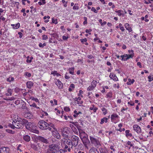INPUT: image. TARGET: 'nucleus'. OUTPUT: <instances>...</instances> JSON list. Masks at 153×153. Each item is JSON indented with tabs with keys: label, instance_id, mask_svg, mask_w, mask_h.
<instances>
[{
	"label": "nucleus",
	"instance_id": "f8f14e48",
	"mask_svg": "<svg viewBox=\"0 0 153 153\" xmlns=\"http://www.w3.org/2000/svg\"><path fill=\"white\" fill-rule=\"evenodd\" d=\"M90 138L91 143L93 144L95 146H96L100 144L99 141L94 137L90 136Z\"/></svg>",
	"mask_w": 153,
	"mask_h": 153
},
{
	"label": "nucleus",
	"instance_id": "4d7b16f0",
	"mask_svg": "<svg viewBox=\"0 0 153 153\" xmlns=\"http://www.w3.org/2000/svg\"><path fill=\"white\" fill-rule=\"evenodd\" d=\"M92 31V30L91 29H89V30L86 29L85 30V32L86 33H88L89 34H91V33L90 32Z\"/></svg>",
	"mask_w": 153,
	"mask_h": 153
},
{
	"label": "nucleus",
	"instance_id": "ddd939ff",
	"mask_svg": "<svg viewBox=\"0 0 153 153\" xmlns=\"http://www.w3.org/2000/svg\"><path fill=\"white\" fill-rule=\"evenodd\" d=\"M133 127L134 130L136 131L137 133H141V129L138 125L136 124L134 125Z\"/></svg>",
	"mask_w": 153,
	"mask_h": 153
},
{
	"label": "nucleus",
	"instance_id": "423d86ee",
	"mask_svg": "<svg viewBox=\"0 0 153 153\" xmlns=\"http://www.w3.org/2000/svg\"><path fill=\"white\" fill-rule=\"evenodd\" d=\"M81 139L85 148L88 149V146L90 145V141L88 137H85Z\"/></svg>",
	"mask_w": 153,
	"mask_h": 153
},
{
	"label": "nucleus",
	"instance_id": "e433bc0d",
	"mask_svg": "<svg viewBox=\"0 0 153 153\" xmlns=\"http://www.w3.org/2000/svg\"><path fill=\"white\" fill-rule=\"evenodd\" d=\"M115 12L117 13V15L119 16H121L122 14V13H123V11L122 10H116Z\"/></svg>",
	"mask_w": 153,
	"mask_h": 153
},
{
	"label": "nucleus",
	"instance_id": "1a4fd4ad",
	"mask_svg": "<svg viewBox=\"0 0 153 153\" xmlns=\"http://www.w3.org/2000/svg\"><path fill=\"white\" fill-rule=\"evenodd\" d=\"M69 128L68 127L64 128L62 131V135L64 138H68V132L69 131Z\"/></svg>",
	"mask_w": 153,
	"mask_h": 153
},
{
	"label": "nucleus",
	"instance_id": "774afa93",
	"mask_svg": "<svg viewBox=\"0 0 153 153\" xmlns=\"http://www.w3.org/2000/svg\"><path fill=\"white\" fill-rule=\"evenodd\" d=\"M62 152H63L62 149H59V150L57 151V152H56V153H62Z\"/></svg>",
	"mask_w": 153,
	"mask_h": 153
},
{
	"label": "nucleus",
	"instance_id": "2f4dec72",
	"mask_svg": "<svg viewBox=\"0 0 153 153\" xmlns=\"http://www.w3.org/2000/svg\"><path fill=\"white\" fill-rule=\"evenodd\" d=\"M87 135L85 133V131L79 135V136L81 139H82L85 137H86Z\"/></svg>",
	"mask_w": 153,
	"mask_h": 153
},
{
	"label": "nucleus",
	"instance_id": "4be33fe9",
	"mask_svg": "<svg viewBox=\"0 0 153 153\" xmlns=\"http://www.w3.org/2000/svg\"><path fill=\"white\" fill-rule=\"evenodd\" d=\"M23 139L26 142H29L30 140V137L27 135H24L23 136Z\"/></svg>",
	"mask_w": 153,
	"mask_h": 153
},
{
	"label": "nucleus",
	"instance_id": "7c9ffc66",
	"mask_svg": "<svg viewBox=\"0 0 153 153\" xmlns=\"http://www.w3.org/2000/svg\"><path fill=\"white\" fill-rule=\"evenodd\" d=\"M130 131L129 130H126L125 131V133L126 134V136L127 137H131L132 136V134L130 133Z\"/></svg>",
	"mask_w": 153,
	"mask_h": 153
},
{
	"label": "nucleus",
	"instance_id": "412c9836",
	"mask_svg": "<svg viewBox=\"0 0 153 153\" xmlns=\"http://www.w3.org/2000/svg\"><path fill=\"white\" fill-rule=\"evenodd\" d=\"M125 28L127 30H128L129 32H131L132 31L131 28L130 27V25L128 23H126L124 25Z\"/></svg>",
	"mask_w": 153,
	"mask_h": 153
},
{
	"label": "nucleus",
	"instance_id": "9b49d317",
	"mask_svg": "<svg viewBox=\"0 0 153 153\" xmlns=\"http://www.w3.org/2000/svg\"><path fill=\"white\" fill-rule=\"evenodd\" d=\"M97 83V82L95 80H93L91 83V85L89 86V87L87 88V90L91 91L93 90L96 87Z\"/></svg>",
	"mask_w": 153,
	"mask_h": 153
},
{
	"label": "nucleus",
	"instance_id": "f257e3e1",
	"mask_svg": "<svg viewBox=\"0 0 153 153\" xmlns=\"http://www.w3.org/2000/svg\"><path fill=\"white\" fill-rule=\"evenodd\" d=\"M17 116V117H16L14 119L12 124L10 123L9 125V126L12 128L14 129L16 128L19 129L22 128V126H24V123L25 122V120H22L20 118H18V116Z\"/></svg>",
	"mask_w": 153,
	"mask_h": 153
},
{
	"label": "nucleus",
	"instance_id": "c756f323",
	"mask_svg": "<svg viewBox=\"0 0 153 153\" xmlns=\"http://www.w3.org/2000/svg\"><path fill=\"white\" fill-rule=\"evenodd\" d=\"M48 127L50 128L52 130L56 128L55 125L52 123H50L49 124H48Z\"/></svg>",
	"mask_w": 153,
	"mask_h": 153
},
{
	"label": "nucleus",
	"instance_id": "603ef678",
	"mask_svg": "<svg viewBox=\"0 0 153 153\" xmlns=\"http://www.w3.org/2000/svg\"><path fill=\"white\" fill-rule=\"evenodd\" d=\"M148 78L149 79V82H151L152 80H153V76L152 77V76H148Z\"/></svg>",
	"mask_w": 153,
	"mask_h": 153
},
{
	"label": "nucleus",
	"instance_id": "f3484780",
	"mask_svg": "<svg viewBox=\"0 0 153 153\" xmlns=\"http://www.w3.org/2000/svg\"><path fill=\"white\" fill-rule=\"evenodd\" d=\"M109 77L111 79H112L114 81H117L118 80V78L114 73H111L109 75Z\"/></svg>",
	"mask_w": 153,
	"mask_h": 153
},
{
	"label": "nucleus",
	"instance_id": "72a5a7b5",
	"mask_svg": "<svg viewBox=\"0 0 153 153\" xmlns=\"http://www.w3.org/2000/svg\"><path fill=\"white\" fill-rule=\"evenodd\" d=\"M51 74H53L54 76L56 75L57 76H61V75L58 73L56 71H52L51 72Z\"/></svg>",
	"mask_w": 153,
	"mask_h": 153
},
{
	"label": "nucleus",
	"instance_id": "13d9d810",
	"mask_svg": "<svg viewBox=\"0 0 153 153\" xmlns=\"http://www.w3.org/2000/svg\"><path fill=\"white\" fill-rule=\"evenodd\" d=\"M31 99L33 100H34L36 102H39L38 99L36 98H35L33 97H32L31 98Z\"/></svg>",
	"mask_w": 153,
	"mask_h": 153
},
{
	"label": "nucleus",
	"instance_id": "a18cd8bd",
	"mask_svg": "<svg viewBox=\"0 0 153 153\" xmlns=\"http://www.w3.org/2000/svg\"><path fill=\"white\" fill-rule=\"evenodd\" d=\"M83 93V91L82 90H80L79 91V93L78 94V95L79 96V97H82L83 96L82 95V94Z\"/></svg>",
	"mask_w": 153,
	"mask_h": 153
},
{
	"label": "nucleus",
	"instance_id": "0e129e2a",
	"mask_svg": "<svg viewBox=\"0 0 153 153\" xmlns=\"http://www.w3.org/2000/svg\"><path fill=\"white\" fill-rule=\"evenodd\" d=\"M127 144L128 145L130 146V147H131L133 146L132 144H131V142L130 141H128L127 143Z\"/></svg>",
	"mask_w": 153,
	"mask_h": 153
},
{
	"label": "nucleus",
	"instance_id": "864d4df0",
	"mask_svg": "<svg viewBox=\"0 0 153 153\" xmlns=\"http://www.w3.org/2000/svg\"><path fill=\"white\" fill-rule=\"evenodd\" d=\"M64 110L68 112L70 111V110L68 107H64Z\"/></svg>",
	"mask_w": 153,
	"mask_h": 153
},
{
	"label": "nucleus",
	"instance_id": "052dcab7",
	"mask_svg": "<svg viewBox=\"0 0 153 153\" xmlns=\"http://www.w3.org/2000/svg\"><path fill=\"white\" fill-rule=\"evenodd\" d=\"M128 103L131 106H133L134 105V103L131 101L128 102Z\"/></svg>",
	"mask_w": 153,
	"mask_h": 153
},
{
	"label": "nucleus",
	"instance_id": "69168bd1",
	"mask_svg": "<svg viewBox=\"0 0 153 153\" xmlns=\"http://www.w3.org/2000/svg\"><path fill=\"white\" fill-rule=\"evenodd\" d=\"M137 66H139L140 68H141L142 67L141 63L140 62H138L137 63Z\"/></svg>",
	"mask_w": 153,
	"mask_h": 153
},
{
	"label": "nucleus",
	"instance_id": "680f3d73",
	"mask_svg": "<svg viewBox=\"0 0 153 153\" xmlns=\"http://www.w3.org/2000/svg\"><path fill=\"white\" fill-rule=\"evenodd\" d=\"M73 8L74 10H78L79 9V7L78 6H74Z\"/></svg>",
	"mask_w": 153,
	"mask_h": 153
},
{
	"label": "nucleus",
	"instance_id": "4468645a",
	"mask_svg": "<svg viewBox=\"0 0 153 153\" xmlns=\"http://www.w3.org/2000/svg\"><path fill=\"white\" fill-rule=\"evenodd\" d=\"M56 80L57 81L56 82V84L59 89H62L63 87L62 83L59 79H56Z\"/></svg>",
	"mask_w": 153,
	"mask_h": 153
},
{
	"label": "nucleus",
	"instance_id": "09e8293b",
	"mask_svg": "<svg viewBox=\"0 0 153 153\" xmlns=\"http://www.w3.org/2000/svg\"><path fill=\"white\" fill-rule=\"evenodd\" d=\"M77 128L79 131V135H80L82 133L84 132L82 129L80 128H79L78 127Z\"/></svg>",
	"mask_w": 153,
	"mask_h": 153
},
{
	"label": "nucleus",
	"instance_id": "ea45409f",
	"mask_svg": "<svg viewBox=\"0 0 153 153\" xmlns=\"http://www.w3.org/2000/svg\"><path fill=\"white\" fill-rule=\"evenodd\" d=\"M14 78L13 77H9L7 79V81L10 82L12 81H13L14 80Z\"/></svg>",
	"mask_w": 153,
	"mask_h": 153
},
{
	"label": "nucleus",
	"instance_id": "37998d69",
	"mask_svg": "<svg viewBox=\"0 0 153 153\" xmlns=\"http://www.w3.org/2000/svg\"><path fill=\"white\" fill-rule=\"evenodd\" d=\"M76 147L78 149H83V145L82 144H79Z\"/></svg>",
	"mask_w": 153,
	"mask_h": 153
},
{
	"label": "nucleus",
	"instance_id": "de8ad7c7",
	"mask_svg": "<svg viewBox=\"0 0 153 153\" xmlns=\"http://www.w3.org/2000/svg\"><path fill=\"white\" fill-rule=\"evenodd\" d=\"M3 99L7 101H12L14 100V97L9 98H4Z\"/></svg>",
	"mask_w": 153,
	"mask_h": 153
},
{
	"label": "nucleus",
	"instance_id": "9d476101",
	"mask_svg": "<svg viewBox=\"0 0 153 153\" xmlns=\"http://www.w3.org/2000/svg\"><path fill=\"white\" fill-rule=\"evenodd\" d=\"M10 149L7 147H2L0 148V153H10Z\"/></svg>",
	"mask_w": 153,
	"mask_h": 153
},
{
	"label": "nucleus",
	"instance_id": "6ab92c4d",
	"mask_svg": "<svg viewBox=\"0 0 153 153\" xmlns=\"http://www.w3.org/2000/svg\"><path fill=\"white\" fill-rule=\"evenodd\" d=\"M37 139L38 140L44 143H48L47 140L43 137L39 136L37 137Z\"/></svg>",
	"mask_w": 153,
	"mask_h": 153
},
{
	"label": "nucleus",
	"instance_id": "393cba45",
	"mask_svg": "<svg viewBox=\"0 0 153 153\" xmlns=\"http://www.w3.org/2000/svg\"><path fill=\"white\" fill-rule=\"evenodd\" d=\"M33 82L28 81L27 82V87L28 88H30L33 86Z\"/></svg>",
	"mask_w": 153,
	"mask_h": 153
},
{
	"label": "nucleus",
	"instance_id": "39448f33",
	"mask_svg": "<svg viewBox=\"0 0 153 153\" xmlns=\"http://www.w3.org/2000/svg\"><path fill=\"white\" fill-rule=\"evenodd\" d=\"M61 143L62 145H67L71 146L72 149H73V147L72 144V143L70 140H68L65 138L62 139L61 140Z\"/></svg>",
	"mask_w": 153,
	"mask_h": 153
},
{
	"label": "nucleus",
	"instance_id": "20e7f679",
	"mask_svg": "<svg viewBox=\"0 0 153 153\" xmlns=\"http://www.w3.org/2000/svg\"><path fill=\"white\" fill-rule=\"evenodd\" d=\"M71 139L73 146L75 147L76 146L78 145L79 138L76 136L73 135L72 136Z\"/></svg>",
	"mask_w": 153,
	"mask_h": 153
},
{
	"label": "nucleus",
	"instance_id": "5701e85b",
	"mask_svg": "<svg viewBox=\"0 0 153 153\" xmlns=\"http://www.w3.org/2000/svg\"><path fill=\"white\" fill-rule=\"evenodd\" d=\"M128 54H125L123 55H121L120 57L122 58L121 60L123 61H126L128 59Z\"/></svg>",
	"mask_w": 153,
	"mask_h": 153
},
{
	"label": "nucleus",
	"instance_id": "338daca9",
	"mask_svg": "<svg viewBox=\"0 0 153 153\" xmlns=\"http://www.w3.org/2000/svg\"><path fill=\"white\" fill-rule=\"evenodd\" d=\"M30 106L34 107H37V105L35 103H33L32 105H30Z\"/></svg>",
	"mask_w": 153,
	"mask_h": 153
},
{
	"label": "nucleus",
	"instance_id": "bf43d9fd",
	"mask_svg": "<svg viewBox=\"0 0 153 153\" xmlns=\"http://www.w3.org/2000/svg\"><path fill=\"white\" fill-rule=\"evenodd\" d=\"M68 73H66L65 74V78L66 79H68L70 78V77L69 76L67 75Z\"/></svg>",
	"mask_w": 153,
	"mask_h": 153
},
{
	"label": "nucleus",
	"instance_id": "e2e57ef3",
	"mask_svg": "<svg viewBox=\"0 0 153 153\" xmlns=\"http://www.w3.org/2000/svg\"><path fill=\"white\" fill-rule=\"evenodd\" d=\"M116 87H117V88H119L120 86L119 83H118L117 84H115L114 85V88Z\"/></svg>",
	"mask_w": 153,
	"mask_h": 153
},
{
	"label": "nucleus",
	"instance_id": "3c124183",
	"mask_svg": "<svg viewBox=\"0 0 153 153\" xmlns=\"http://www.w3.org/2000/svg\"><path fill=\"white\" fill-rule=\"evenodd\" d=\"M25 75L29 77L31 76V75L30 73L26 72L25 73Z\"/></svg>",
	"mask_w": 153,
	"mask_h": 153
},
{
	"label": "nucleus",
	"instance_id": "58836bf2",
	"mask_svg": "<svg viewBox=\"0 0 153 153\" xmlns=\"http://www.w3.org/2000/svg\"><path fill=\"white\" fill-rule=\"evenodd\" d=\"M112 95V93L109 92L107 93L106 94V97L107 98H110L111 97Z\"/></svg>",
	"mask_w": 153,
	"mask_h": 153
},
{
	"label": "nucleus",
	"instance_id": "dca6fc26",
	"mask_svg": "<svg viewBox=\"0 0 153 153\" xmlns=\"http://www.w3.org/2000/svg\"><path fill=\"white\" fill-rule=\"evenodd\" d=\"M18 107L19 108L22 109H27V108L26 107V103L24 101L21 100V103L19 105Z\"/></svg>",
	"mask_w": 153,
	"mask_h": 153
},
{
	"label": "nucleus",
	"instance_id": "6e6552de",
	"mask_svg": "<svg viewBox=\"0 0 153 153\" xmlns=\"http://www.w3.org/2000/svg\"><path fill=\"white\" fill-rule=\"evenodd\" d=\"M24 126H25L26 128L29 130H31L34 127L33 124L30 122H28L26 120L25 122L24 123Z\"/></svg>",
	"mask_w": 153,
	"mask_h": 153
},
{
	"label": "nucleus",
	"instance_id": "c85d7f7f",
	"mask_svg": "<svg viewBox=\"0 0 153 153\" xmlns=\"http://www.w3.org/2000/svg\"><path fill=\"white\" fill-rule=\"evenodd\" d=\"M128 81L127 82V84L128 85H130L131 84H133L134 82V80L133 79H128Z\"/></svg>",
	"mask_w": 153,
	"mask_h": 153
},
{
	"label": "nucleus",
	"instance_id": "a19ab883",
	"mask_svg": "<svg viewBox=\"0 0 153 153\" xmlns=\"http://www.w3.org/2000/svg\"><path fill=\"white\" fill-rule=\"evenodd\" d=\"M52 23L56 24L58 23L57 20L56 19H55L54 18H52Z\"/></svg>",
	"mask_w": 153,
	"mask_h": 153
},
{
	"label": "nucleus",
	"instance_id": "f704fd0d",
	"mask_svg": "<svg viewBox=\"0 0 153 153\" xmlns=\"http://www.w3.org/2000/svg\"><path fill=\"white\" fill-rule=\"evenodd\" d=\"M74 67L70 68L68 69L70 74H71L73 75L74 73Z\"/></svg>",
	"mask_w": 153,
	"mask_h": 153
},
{
	"label": "nucleus",
	"instance_id": "c9c22d12",
	"mask_svg": "<svg viewBox=\"0 0 153 153\" xmlns=\"http://www.w3.org/2000/svg\"><path fill=\"white\" fill-rule=\"evenodd\" d=\"M118 117V116L117 114H113L111 115V119L112 120H114L115 118Z\"/></svg>",
	"mask_w": 153,
	"mask_h": 153
},
{
	"label": "nucleus",
	"instance_id": "6e6d98bb",
	"mask_svg": "<svg viewBox=\"0 0 153 153\" xmlns=\"http://www.w3.org/2000/svg\"><path fill=\"white\" fill-rule=\"evenodd\" d=\"M91 10L92 11L94 12L95 13H97L98 12L94 7H92L91 8Z\"/></svg>",
	"mask_w": 153,
	"mask_h": 153
},
{
	"label": "nucleus",
	"instance_id": "a211bd4d",
	"mask_svg": "<svg viewBox=\"0 0 153 153\" xmlns=\"http://www.w3.org/2000/svg\"><path fill=\"white\" fill-rule=\"evenodd\" d=\"M62 147L64 148V149L65 150V151L70 152L71 151V149H72L71 148V146H68L67 145H62Z\"/></svg>",
	"mask_w": 153,
	"mask_h": 153
},
{
	"label": "nucleus",
	"instance_id": "c03bdc74",
	"mask_svg": "<svg viewBox=\"0 0 153 153\" xmlns=\"http://www.w3.org/2000/svg\"><path fill=\"white\" fill-rule=\"evenodd\" d=\"M21 100H17L15 101V104L16 105H19L21 103Z\"/></svg>",
	"mask_w": 153,
	"mask_h": 153
},
{
	"label": "nucleus",
	"instance_id": "a878e982",
	"mask_svg": "<svg viewBox=\"0 0 153 153\" xmlns=\"http://www.w3.org/2000/svg\"><path fill=\"white\" fill-rule=\"evenodd\" d=\"M74 114L73 115V116L75 117H76L78 116L79 114H82V113L81 111H77L76 110H75L74 111Z\"/></svg>",
	"mask_w": 153,
	"mask_h": 153
},
{
	"label": "nucleus",
	"instance_id": "7ed1b4c3",
	"mask_svg": "<svg viewBox=\"0 0 153 153\" xmlns=\"http://www.w3.org/2000/svg\"><path fill=\"white\" fill-rule=\"evenodd\" d=\"M48 123L44 120H41L38 123V126L42 130L48 129L49 130H51V128L48 127Z\"/></svg>",
	"mask_w": 153,
	"mask_h": 153
},
{
	"label": "nucleus",
	"instance_id": "aec40b11",
	"mask_svg": "<svg viewBox=\"0 0 153 153\" xmlns=\"http://www.w3.org/2000/svg\"><path fill=\"white\" fill-rule=\"evenodd\" d=\"M7 93L5 94V95L7 96H10L12 94L13 90L10 88H7Z\"/></svg>",
	"mask_w": 153,
	"mask_h": 153
},
{
	"label": "nucleus",
	"instance_id": "b1692460",
	"mask_svg": "<svg viewBox=\"0 0 153 153\" xmlns=\"http://www.w3.org/2000/svg\"><path fill=\"white\" fill-rule=\"evenodd\" d=\"M89 153H99V152L96 148H92L90 149Z\"/></svg>",
	"mask_w": 153,
	"mask_h": 153
},
{
	"label": "nucleus",
	"instance_id": "cd10ccee",
	"mask_svg": "<svg viewBox=\"0 0 153 153\" xmlns=\"http://www.w3.org/2000/svg\"><path fill=\"white\" fill-rule=\"evenodd\" d=\"M11 26H13V29H17L19 28L20 26V25L19 23H18L16 25L11 24Z\"/></svg>",
	"mask_w": 153,
	"mask_h": 153
},
{
	"label": "nucleus",
	"instance_id": "bb28decb",
	"mask_svg": "<svg viewBox=\"0 0 153 153\" xmlns=\"http://www.w3.org/2000/svg\"><path fill=\"white\" fill-rule=\"evenodd\" d=\"M108 118L106 117H104L103 118L101 119L100 124H103L104 122L106 123L108 122Z\"/></svg>",
	"mask_w": 153,
	"mask_h": 153
},
{
	"label": "nucleus",
	"instance_id": "49530a36",
	"mask_svg": "<svg viewBox=\"0 0 153 153\" xmlns=\"http://www.w3.org/2000/svg\"><path fill=\"white\" fill-rule=\"evenodd\" d=\"M134 53H131L130 54H128V59L130 58H132L134 56Z\"/></svg>",
	"mask_w": 153,
	"mask_h": 153
},
{
	"label": "nucleus",
	"instance_id": "f03ea898",
	"mask_svg": "<svg viewBox=\"0 0 153 153\" xmlns=\"http://www.w3.org/2000/svg\"><path fill=\"white\" fill-rule=\"evenodd\" d=\"M60 149V146L57 144H52L49 146L47 149V153H56Z\"/></svg>",
	"mask_w": 153,
	"mask_h": 153
},
{
	"label": "nucleus",
	"instance_id": "2eb2a0df",
	"mask_svg": "<svg viewBox=\"0 0 153 153\" xmlns=\"http://www.w3.org/2000/svg\"><path fill=\"white\" fill-rule=\"evenodd\" d=\"M81 100V98L80 97H78L77 98L75 97L74 99V101L76 102V103L78 104L79 106H81L83 102Z\"/></svg>",
	"mask_w": 153,
	"mask_h": 153
},
{
	"label": "nucleus",
	"instance_id": "4c0bfd02",
	"mask_svg": "<svg viewBox=\"0 0 153 153\" xmlns=\"http://www.w3.org/2000/svg\"><path fill=\"white\" fill-rule=\"evenodd\" d=\"M31 147L33 149L35 150H38V148L37 147L36 145L34 144H31Z\"/></svg>",
	"mask_w": 153,
	"mask_h": 153
},
{
	"label": "nucleus",
	"instance_id": "8fccbe9b",
	"mask_svg": "<svg viewBox=\"0 0 153 153\" xmlns=\"http://www.w3.org/2000/svg\"><path fill=\"white\" fill-rule=\"evenodd\" d=\"M42 39L43 40H46L48 39V37L47 35H43L42 36Z\"/></svg>",
	"mask_w": 153,
	"mask_h": 153
},
{
	"label": "nucleus",
	"instance_id": "473e14b6",
	"mask_svg": "<svg viewBox=\"0 0 153 153\" xmlns=\"http://www.w3.org/2000/svg\"><path fill=\"white\" fill-rule=\"evenodd\" d=\"M100 150L101 153H107L108 152L106 149L102 148H100Z\"/></svg>",
	"mask_w": 153,
	"mask_h": 153
},
{
	"label": "nucleus",
	"instance_id": "5fc2aeb1",
	"mask_svg": "<svg viewBox=\"0 0 153 153\" xmlns=\"http://www.w3.org/2000/svg\"><path fill=\"white\" fill-rule=\"evenodd\" d=\"M80 41L82 43H84V42H86L87 41V39L86 38H85L84 39H81L80 40Z\"/></svg>",
	"mask_w": 153,
	"mask_h": 153
},
{
	"label": "nucleus",
	"instance_id": "79ce46f5",
	"mask_svg": "<svg viewBox=\"0 0 153 153\" xmlns=\"http://www.w3.org/2000/svg\"><path fill=\"white\" fill-rule=\"evenodd\" d=\"M101 110L103 111V114L104 115H105L107 114V110L105 108H103L101 109Z\"/></svg>",
	"mask_w": 153,
	"mask_h": 153
},
{
	"label": "nucleus",
	"instance_id": "0eeeda50",
	"mask_svg": "<svg viewBox=\"0 0 153 153\" xmlns=\"http://www.w3.org/2000/svg\"><path fill=\"white\" fill-rule=\"evenodd\" d=\"M50 131L52 132V135L53 137L58 139H60L61 138V136L59 133L56 128L53 130L51 128V130Z\"/></svg>",
	"mask_w": 153,
	"mask_h": 153
}]
</instances>
